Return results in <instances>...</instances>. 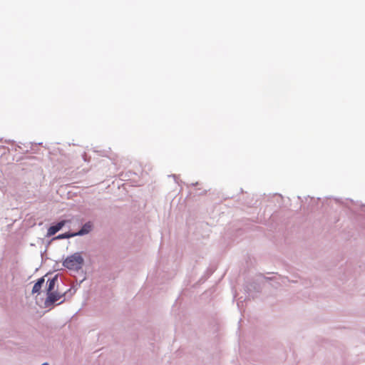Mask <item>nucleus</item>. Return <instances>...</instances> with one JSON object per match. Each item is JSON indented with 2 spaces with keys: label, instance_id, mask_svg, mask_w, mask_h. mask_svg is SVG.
<instances>
[{
  "label": "nucleus",
  "instance_id": "obj_1",
  "mask_svg": "<svg viewBox=\"0 0 365 365\" xmlns=\"http://www.w3.org/2000/svg\"><path fill=\"white\" fill-rule=\"evenodd\" d=\"M84 264V259L81 252H75L68 256L63 262V265L70 269L74 271L80 270Z\"/></svg>",
  "mask_w": 365,
  "mask_h": 365
},
{
  "label": "nucleus",
  "instance_id": "obj_2",
  "mask_svg": "<svg viewBox=\"0 0 365 365\" xmlns=\"http://www.w3.org/2000/svg\"><path fill=\"white\" fill-rule=\"evenodd\" d=\"M63 295L60 294L59 293L52 292L47 294V298L45 301V304L46 307L53 304V303L59 301Z\"/></svg>",
  "mask_w": 365,
  "mask_h": 365
},
{
  "label": "nucleus",
  "instance_id": "obj_3",
  "mask_svg": "<svg viewBox=\"0 0 365 365\" xmlns=\"http://www.w3.org/2000/svg\"><path fill=\"white\" fill-rule=\"evenodd\" d=\"M66 220H62L58 222L56 225L51 226L47 230V236L51 237L54 235L66 225Z\"/></svg>",
  "mask_w": 365,
  "mask_h": 365
},
{
  "label": "nucleus",
  "instance_id": "obj_4",
  "mask_svg": "<svg viewBox=\"0 0 365 365\" xmlns=\"http://www.w3.org/2000/svg\"><path fill=\"white\" fill-rule=\"evenodd\" d=\"M92 227H93V225H92L91 222H88L86 223L85 225H83L82 228L78 232H75L76 236L83 235L89 233L92 230Z\"/></svg>",
  "mask_w": 365,
  "mask_h": 365
},
{
  "label": "nucleus",
  "instance_id": "obj_5",
  "mask_svg": "<svg viewBox=\"0 0 365 365\" xmlns=\"http://www.w3.org/2000/svg\"><path fill=\"white\" fill-rule=\"evenodd\" d=\"M45 282L44 277L38 279L37 282L34 285L32 289V294L39 293L40 290Z\"/></svg>",
  "mask_w": 365,
  "mask_h": 365
},
{
  "label": "nucleus",
  "instance_id": "obj_6",
  "mask_svg": "<svg viewBox=\"0 0 365 365\" xmlns=\"http://www.w3.org/2000/svg\"><path fill=\"white\" fill-rule=\"evenodd\" d=\"M57 281V276H55L51 279H48L47 282V288H46V294L51 293L54 289V287L56 285Z\"/></svg>",
  "mask_w": 365,
  "mask_h": 365
},
{
  "label": "nucleus",
  "instance_id": "obj_7",
  "mask_svg": "<svg viewBox=\"0 0 365 365\" xmlns=\"http://www.w3.org/2000/svg\"><path fill=\"white\" fill-rule=\"evenodd\" d=\"M75 236H76L75 233L66 232V233H64V234L59 235L57 237V238L58 239H66V238H71V237H75Z\"/></svg>",
  "mask_w": 365,
  "mask_h": 365
},
{
  "label": "nucleus",
  "instance_id": "obj_8",
  "mask_svg": "<svg viewBox=\"0 0 365 365\" xmlns=\"http://www.w3.org/2000/svg\"><path fill=\"white\" fill-rule=\"evenodd\" d=\"M41 365H48V363H43V364H41Z\"/></svg>",
  "mask_w": 365,
  "mask_h": 365
}]
</instances>
